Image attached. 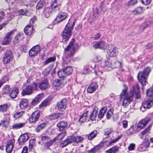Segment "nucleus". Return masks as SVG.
Listing matches in <instances>:
<instances>
[{
    "mask_svg": "<svg viewBox=\"0 0 153 153\" xmlns=\"http://www.w3.org/2000/svg\"><path fill=\"white\" fill-rule=\"evenodd\" d=\"M135 145L133 143L131 144L128 148V149L129 151H132L134 149Z\"/></svg>",
    "mask_w": 153,
    "mask_h": 153,
    "instance_id": "nucleus-60",
    "label": "nucleus"
},
{
    "mask_svg": "<svg viewBox=\"0 0 153 153\" xmlns=\"http://www.w3.org/2000/svg\"><path fill=\"white\" fill-rule=\"evenodd\" d=\"M153 104V99H149L147 100L144 101L142 103V105L141 107V110H142L143 109L146 108H150Z\"/></svg>",
    "mask_w": 153,
    "mask_h": 153,
    "instance_id": "nucleus-9",
    "label": "nucleus"
},
{
    "mask_svg": "<svg viewBox=\"0 0 153 153\" xmlns=\"http://www.w3.org/2000/svg\"><path fill=\"white\" fill-rule=\"evenodd\" d=\"M107 110V108L106 107L102 108L100 111L99 114L98 115V118H102L104 116Z\"/></svg>",
    "mask_w": 153,
    "mask_h": 153,
    "instance_id": "nucleus-31",
    "label": "nucleus"
},
{
    "mask_svg": "<svg viewBox=\"0 0 153 153\" xmlns=\"http://www.w3.org/2000/svg\"><path fill=\"white\" fill-rule=\"evenodd\" d=\"M33 26L31 25H27L24 29V32L25 34L30 36L33 32Z\"/></svg>",
    "mask_w": 153,
    "mask_h": 153,
    "instance_id": "nucleus-21",
    "label": "nucleus"
},
{
    "mask_svg": "<svg viewBox=\"0 0 153 153\" xmlns=\"http://www.w3.org/2000/svg\"><path fill=\"white\" fill-rule=\"evenodd\" d=\"M40 50L39 46H36L33 47L29 51V54L30 56H34L36 55Z\"/></svg>",
    "mask_w": 153,
    "mask_h": 153,
    "instance_id": "nucleus-13",
    "label": "nucleus"
},
{
    "mask_svg": "<svg viewBox=\"0 0 153 153\" xmlns=\"http://www.w3.org/2000/svg\"><path fill=\"white\" fill-rule=\"evenodd\" d=\"M9 107L7 104H4L0 105V111L4 112H6Z\"/></svg>",
    "mask_w": 153,
    "mask_h": 153,
    "instance_id": "nucleus-42",
    "label": "nucleus"
},
{
    "mask_svg": "<svg viewBox=\"0 0 153 153\" xmlns=\"http://www.w3.org/2000/svg\"><path fill=\"white\" fill-rule=\"evenodd\" d=\"M66 83V79H60L59 80L56 79L54 81L53 84V88L56 90H59L63 85Z\"/></svg>",
    "mask_w": 153,
    "mask_h": 153,
    "instance_id": "nucleus-5",
    "label": "nucleus"
},
{
    "mask_svg": "<svg viewBox=\"0 0 153 153\" xmlns=\"http://www.w3.org/2000/svg\"><path fill=\"white\" fill-rule=\"evenodd\" d=\"M113 113L112 111L110 110L107 113L106 115V118L108 119H110L113 116Z\"/></svg>",
    "mask_w": 153,
    "mask_h": 153,
    "instance_id": "nucleus-53",
    "label": "nucleus"
},
{
    "mask_svg": "<svg viewBox=\"0 0 153 153\" xmlns=\"http://www.w3.org/2000/svg\"><path fill=\"white\" fill-rule=\"evenodd\" d=\"M38 85L39 88L42 90H44L50 86L47 79H45L40 82L39 83Z\"/></svg>",
    "mask_w": 153,
    "mask_h": 153,
    "instance_id": "nucleus-11",
    "label": "nucleus"
},
{
    "mask_svg": "<svg viewBox=\"0 0 153 153\" xmlns=\"http://www.w3.org/2000/svg\"><path fill=\"white\" fill-rule=\"evenodd\" d=\"M100 33H97L96 35H94L92 37V38L94 39V40H97L100 38Z\"/></svg>",
    "mask_w": 153,
    "mask_h": 153,
    "instance_id": "nucleus-64",
    "label": "nucleus"
},
{
    "mask_svg": "<svg viewBox=\"0 0 153 153\" xmlns=\"http://www.w3.org/2000/svg\"><path fill=\"white\" fill-rule=\"evenodd\" d=\"M105 65L106 66L114 68L117 67L118 66H120V63L116 61L114 62L113 61L111 62L110 59H107L105 60Z\"/></svg>",
    "mask_w": 153,
    "mask_h": 153,
    "instance_id": "nucleus-7",
    "label": "nucleus"
},
{
    "mask_svg": "<svg viewBox=\"0 0 153 153\" xmlns=\"http://www.w3.org/2000/svg\"><path fill=\"white\" fill-rule=\"evenodd\" d=\"M63 68L67 76L70 74L73 71V69L70 66H67Z\"/></svg>",
    "mask_w": 153,
    "mask_h": 153,
    "instance_id": "nucleus-38",
    "label": "nucleus"
},
{
    "mask_svg": "<svg viewBox=\"0 0 153 153\" xmlns=\"http://www.w3.org/2000/svg\"><path fill=\"white\" fill-rule=\"evenodd\" d=\"M24 113V111L16 112L14 114L13 117L16 119L19 118L21 117Z\"/></svg>",
    "mask_w": 153,
    "mask_h": 153,
    "instance_id": "nucleus-47",
    "label": "nucleus"
},
{
    "mask_svg": "<svg viewBox=\"0 0 153 153\" xmlns=\"http://www.w3.org/2000/svg\"><path fill=\"white\" fill-rule=\"evenodd\" d=\"M68 126L67 122L64 121H61L57 125V127L59 128L60 131H62L65 128H66Z\"/></svg>",
    "mask_w": 153,
    "mask_h": 153,
    "instance_id": "nucleus-24",
    "label": "nucleus"
},
{
    "mask_svg": "<svg viewBox=\"0 0 153 153\" xmlns=\"http://www.w3.org/2000/svg\"><path fill=\"white\" fill-rule=\"evenodd\" d=\"M21 36L19 33L17 34L14 38L13 42L14 43H18L21 39Z\"/></svg>",
    "mask_w": 153,
    "mask_h": 153,
    "instance_id": "nucleus-48",
    "label": "nucleus"
},
{
    "mask_svg": "<svg viewBox=\"0 0 153 153\" xmlns=\"http://www.w3.org/2000/svg\"><path fill=\"white\" fill-rule=\"evenodd\" d=\"M105 45V42L103 41H100L97 42L93 45V47L95 49H103Z\"/></svg>",
    "mask_w": 153,
    "mask_h": 153,
    "instance_id": "nucleus-20",
    "label": "nucleus"
},
{
    "mask_svg": "<svg viewBox=\"0 0 153 153\" xmlns=\"http://www.w3.org/2000/svg\"><path fill=\"white\" fill-rule=\"evenodd\" d=\"M10 89V86L8 85H6L4 86L2 90V92L3 94H7L9 92Z\"/></svg>",
    "mask_w": 153,
    "mask_h": 153,
    "instance_id": "nucleus-46",
    "label": "nucleus"
},
{
    "mask_svg": "<svg viewBox=\"0 0 153 153\" xmlns=\"http://www.w3.org/2000/svg\"><path fill=\"white\" fill-rule=\"evenodd\" d=\"M98 85L96 82H92L89 85V86L87 88V92L88 93H92L95 91Z\"/></svg>",
    "mask_w": 153,
    "mask_h": 153,
    "instance_id": "nucleus-17",
    "label": "nucleus"
},
{
    "mask_svg": "<svg viewBox=\"0 0 153 153\" xmlns=\"http://www.w3.org/2000/svg\"><path fill=\"white\" fill-rule=\"evenodd\" d=\"M5 116L7 117V118L5 120H2L1 121L0 123V126L1 125H2L3 127L6 128L8 126L9 124L8 120H10L9 114H6Z\"/></svg>",
    "mask_w": 153,
    "mask_h": 153,
    "instance_id": "nucleus-25",
    "label": "nucleus"
},
{
    "mask_svg": "<svg viewBox=\"0 0 153 153\" xmlns=\"http://www.w3.org/2000/svg\"><path fill=\"white\" fill-rule=\"evenodd\" d=\"M119 147L117 146H115L112 147L108 150L105 151L106 153H116L118 152Z\"/></svg>",
    "mask_w": 153,
    "mask_h": 153,
    "instance_id": "nucleus-27",
    "label": "nucleus"
},
{
    "mask_svg": "<svg viewBox=\"0 0 153 153\" xmlns=\"http://www.w3.org/2000/svg\"><path fill=\"white\" fill-rule=\"evenodd\" d=\"M61 115L60 113H57L51 114L49 116V118L50 120L56 119L58 118Z\"/></svg>",
    "mask_w": 153,
    "mask_h": 153,
    "instance_id": "nucleus-41",
    "label": "nucleus"
},
{
    "mask_svg": "<svg viewBox=\"0 0 153 153\" xmlns=\"http://www.w3.org/2000/svg\"><path fill=\"white\" fill-rule=\"evenodd\" d=\"M56 60V57L53 56L50 57L47 59L44 62L45 65H46L49 63L54 62Z\"/></svg>",
    "mask_w": 153,
    "mask_h": 153,
    "instance_id": "nucleus-45",
    "label": "nucleus"
},
{
    "mask_svg": "<svg viewBox=\"0 0 153 153\" xmlns=\"http://www.w3.org/2000/svg\"><path fill=\"white\" fill-rule=\"evenodd\" d=\"M74 23V22L73 24H70L68 22L64 29L62 36L63 39L64 40L65 42L68 40L72 35Z\"/></svg>",
    "mask_w": 153,
    "mask_h": 153,
    "instance_id": "nucleus-2",
    "label": "nucleus"
},
{
    "mask_svg": "<svg viewBox=\"0 0 153 153\" xmlns=\"http://www.w3.org/2000/svg\"><path fill=\"white\" fill-rule=\"evenodd\" d=\"M137 2V0H131L129 2H128V6H130L135 4Z\"/></svg>",
    "mask_w": 153,
    "mask_h": 153,
    "instance_id": "nucleus-61",
    "label": "nucleus"
},
{
    "mask_svg": "<svg viewBox=\"0 0 153 153\" xmlns=\"http://www.w3.org/2000/svg\"><path fill=\"white\" fill-rule=\"evenodd\" d=\"M65 133H60L56 137H57V140L58 139V138H59L60 140H62V138L65 136Z\"/></svg>",
    "mask_w": 153,
    "mask_h": 153,
    "instance_id": "nucleus-62",
    "label": "nucleus"
},
{
    "mask_svg": "<svg viewBox=\"0 0 153 153\" xmlns=\"http://www.w3.org/2000/svg\"><path fill=\"white\" fill-rule=\"evenodd\" d=\"M141 2L143 4L145 5H148L151 2V0H141Z\"/></svg>",
    "mask_w": 153,
    "mask_h": 153,
    "instance_id": "nucleus-58",
    "label": "nucleus"
},
{
    "mask_svg": "<svg viewBox=\"0 0 153 153\" xmlns=\"http://www.w3.org/2000/svg\"><path fill=\"white\" fill-rule=\"evenodd\" d=\"M149 119L148 118H146L143 120H142L140 122V123L143 125L144 126H145L149 122Z\"/></svg>",
    "mask_w": 153,
    "mask_h": 153,
    "instance_id": "nucleus-54",
    "label": "nucleus"
},
{
    "mask_svg": "<svg viewBox=\"0 0 153 153\" xmlns=\"http://www.w3.org/2000/svg\"><path fill=\"white\" fill-rule=\"evenodd\" d=\"M142 12V8L140 7H138L135 8L134 10H133V13L134 14L136 15L141 13Z\"/></svg>",
    "mask_w": 153,
    "mask_h": 153,
    "instance_id": "nucleus-44",
    "label": "nucleus"
},
{
    "mask_svg": "<svg viewBox=\"0 0 153 153\" xmlns=\"http://www.w3.org/2000/svg\"><path fill=\"white\" fill-rule=\"evenodd\" d=\"M28 138L29 137L27 134L25 133L21 135L18 140L19 144L20 145L24 144Z\"/></svg>",
    "mask_w": 153,
    "mask_h": 153,
    "instance_id": "nucleus-16",
    "label": "nucleus"
},
{
    "mask_svg": "<svg viewBox=\"0 0 153 153\" xmlns=\"http://www.w3.org/2000/svg\"><path fill=\"white\" fill-rule=\"evenodd\" d=\"M74 42V39H72L70 42L69 45H68L67 48L65 49V51H69L70 53L68 54V57L66 56L65 58L63 59V60L65 63L68 64L70 62L71 60V57L73 53L74 52L75 48L73 45V42Z\"/></svg>",
    "mask_w": 153,
    "mask_h": 153,
    "instance_id": "nucleus-4",
    "label": "nucleus"
},
{
    "mask_svg": "<svg viewBox=\"0 0 153 153\" xmlns=\"http://www.w3.org/2000/svg\"><path fill=\"white\" fill-rule=\"evenodd\" d=\"M27 100L25 99H22L20 102L19 105L21 108H24L28 105Z\"/></svg>",
    "mask_w": 153,
    "mask_h": 153,
    "instance_id": "nucleus-33",
    "label": "nucleus"
},
{
    "mask_svg": "<svg viewBox=\"0 0 153 153\" xmlns=\"http://www.w3.org/2000/svg\"><path fill=\"white\" fill-rule=\"evenodd\" d=\"M40 113V112L38 111L33 112L29 118L30 122L33 123L36 121L39 118Z\"/></svg>",
    "mask_w": 153,
    "mask_h": 153,
    "instance_id": "nucleus-10",
    "label": "nucleus"
},
{
    "mask_svg": "<svg viewBox=\"0 0 153 153\" xmlns=\"http://www.w3.org/2000/svg\"><path fill=\"white\" fill-rule=\"evenodd\" d=\"M18 13L19 15H21L23 16H29L31 14V13L27 10H24L23 9H21L19 10Z\"/></svg>",
    "mask_w": 153,
    "mask_h": 153,
    "instance_id": "nucleus-37",
    "label": "nucleus"
},
{
    "mask_svg": "<svg viewBox=\"0 0 153 153\" xmlns=\"http://www.w3.org/2000/svg\"><path fill=\"white\" fill-rule=\"evenodd\" d=\"M51 101L50 98H47L42 101L39 106L40 107L46 106L49 105Z\"/></svg>",
    "mask_w": 153,
    "mask_h": 153,
    "instance_id": "nucleus-39",
    "label": "nucleus"
},
{
    "mask_svg": "<svg viewBox=\"0 0 153 153\" xmlns=\"http://www.w3.org/2000/svg\"><path fill=\"white\" fill-rule=\"evenodd\" d=\"M113 130L112 128H107L105 129L104 134L105 135H109L112 132Z\"/></svg>",
    "mask_w": 153,
    "mask_h": 153,
    "instance_id": "nucleus-55",
    "label": "nucleus"
},
{
    "mask_svg": "<svg viewBox=\"0 0 153 153\" xmlns=\"http://www.w3.org/2000/svg\"><path fill=\"white\" fill-rule=\"evenodd\" d=\"M98 109L97 107H94L92 112L90 116L91 120L94 121L96 120L98 112Z\"/></svg>",
    "mask_w": 153,
    "mask_h": 153,
    "instance_id": "nucleus-23",
    "label": "nucleus"
},
{
    "mask_svg": "<svg viewBox=\"0 0 153 153\" xmlns=\"http://www.w3.org/2000/svg\"><path fill=\"white\" fill-rule=\"evenodd\" d=\"M74 142L79 143L81 142L84 140L83 137L80 136L75 137L74 136Z\"/></svg>",
    "mask_w": 153,
    "mask_h": 153,
    "instance_id": "nucleus-49",
    "label": "nucleus"
},
{
    "mask_svg": "<svg viewBox=\"0 0 153 153\" xmlns=\"http://www.w3.org/2000/svg\"><path fill=\"white\" fill-rule=\"evenodd\" d=\"M117 48L116 47H114L112 49L109 50L108 55L110 56L115 57L117 55Z\"/></svg>",
    "mask_w": 153,
    "mask_h": 153,
    "instance_id": "nucleus-28",
    "label": "nucleus"
},
{
    "mask_svg": "<svg viewBox=\"0 0 153 153\" xmlns=\"http://www.w3.org/2000/svg\"><path fill=\"white\" fill-rule=\"evenodd\" d=\"M41 138L42 141L43 143H45V144L46 142H48L50 139L49 137L47 136H41Z\"/></svg>",
    "mask_w": 153,
    "mask_h": 153,
    "instance_id": "nucleus-52",
    "label": "nucleus"
},
{
    "mask_svg": "<svg viewBox=\"0 0 153 153\" xmlns=\"http://www.w3.org/2000/svg\"><path fill=\"white\" fill-rule=\"evenodd\" d=\"M98 150L97 147L95 146L94 148L91 149L90 151H89V153H94L97 152Z\"/></svg>",
    "mask_w": 153,
    "mask_h": 153,
    "instance_id": "nucleus-57",
    "label": "nucleus"
},
{
    "mask_svg": "<svg viewBox=\"0 0 153 153\" xmlns=\"http://www.w3.org/2000/svg\"><path fill=\"white\" fill-rule=\"evenodd\" d=\"M74 135L69 136L68 137L66 140L62 143V146L64 147L71 143L74 142Z\"/></svg>",
    "mask_w": 153,
    "mask_h": 153,
    "instance_id": "nucleus-14",
    "label": "nucleus"
},
{
    "mask_svg": "<svg viewBox=\"0 0 153 153\" xmlns=\"http://www.w3.org/2000/svg\"><path fill=\"white\" fill-rule=\"evenodd\" d=\"M19 94V89L17 88H13L9 93V96L12 99L16 97Z\"/></svg>",
    "mask_w": 153,
    "mask_h": 153,
    "instance_id": "nucleus-22",
    "label": "nucleus"
},
{
    "mask_svg": "<svg viewBox=\"0 0 153 153\" xmlns=\"http://www.w3.org/2000/svg\"><path fill=\"white\" fill-rule=\"evenodd\" d=\"M121 97H124V99L123 102V106L125 108H126L129 104L133 100V93L132 91H130L128 94L126 92V89H124L120 95Z\"/></svg>",
    "mask_w": 153,
    "mask_h": 153,
    "instance_id": "nucleus-1",
    "label": "nucleus"
},
{
    "mask_svg": "<svg viewBox=\"0 0 153 153\" xmlns=\"http://www.w3.org/2000/svg\"><path fill=\"white\" fill-rule=\"evenodd\" d=\"M46 126V124L45 123H43L39 125L36 129V131L37 132H39L41 130L44 128Z\"/></svg>",
    "mask_w": 153,
    "mask_h": 153,
    "instance_id": "nucleus-40",
    "label": "nucleus"
},
{
    "mask_svg": "<svg viewBox=\"0 0 153 153\" xmlns=\"http://www.w3.org/2000/svg\"><path fill=\"white\" fill-rule=\"evenodd\" d=\"M133 127L134 126L132 125L131 126L130 128L129 129L128 131L129 132V134H133L135 132Z\"/></svg>",
    "mask_w": 153,
    "mask_h": 153,
    "instance_id": "nucleus-59",
    "label": "nucleus"
},
{
    "mask_svg": "<svg viewBox=\"0 0 153 153\" xmlns=\"http://www.w3.org/2000/svg\"><path fill=\"white\" fill-rule=\"evenodd\" d=\"M58 74L59 77H64L67 76L63 68L58 71Z\"/></svg>",
    "mask_w": 153,
    "mask_h": 153,
    "instance_id": "nucleus-43",
    "label": "nucleus"
},
{
    "mask_svg": "<svg viewBox=\"0 0 153 153\" xmlns=\"http://www.w3.org/2000/svg\"><path fill=\"white\" fill-rule=\"evenodd\" d=\"M15 140L12 139L7 143L6 148V151L8 153H10L13 149Z\"/></svg>",
    "mask_w": 153,
    "mask_h": 153,
    "instance_id": "nucleus-15",
    "label": "nucleus"
},
{
    "mask_svg": "<svg viewBox=\"0 0 153 153\" xmlns=\"http://www.w3.org/2000/svg\"><path fill=\"white\" fill-rule=\"evenodd\" d=\"M52 11L51 8L47 7L45 8L43 12L44 16L47 18H48L50 16Z\"/></svg>",
    "mask_w": 153,
    "mask_h": 153,
    "instance_id": "nucleus-32",
    "label": "nucleus"
},
{
    "mask_svg": "<svg viewBox=\"0 0 153 153\" xmlns=\"http://www.w3.org/2000/svg\"><path fill=\"white\" fill-rule=\"evenodd\" d=\"M33 92V86L31 85H28L24 88L22 92V94L23 96L26 95H30Z\"/></svg>",
    "mask_w": 153,
    "mask_h": 153,
    "instance_id": "nucleus-8",
    "label": "nucleus"
},
{
    "mask_svg": "<svg viewBox=\"0 0 153 153\" xmlns=\"http://www.w3.org/2000/svg\"><path fill=\"white\" fill-rule=\"evenodd\" d=\"M151 127V125L149 126L148 127L146 128L144 131L141 132L142 136L141 137V138H142L143 136L146 134L147 133L150 132V131Z\"/></svg>",
    "mask_w": 153,
    "mask_h": 153,
    "instance_id": "nucleus-50",
    "label": "nucleus"
},
{
    "mask_svg": "<svg viewBox=\"0 0 153 153\" xmlns=\"http://www.w3.org/2000/svg\"><path fill=\"white\" fill-rule=\"evenodd\" d=\"M97 133L98 132L96 130H94L91 132L88 136V139L89 140H92L96 137Z\"/></svg>",
    "mask_w": 153,
    "mask_h": 153,
    "instance_id": "nucleus-35",
    "label": "nucleus"
},
{
    "mask_svg": "<svg viewBox=\"0 0 153 153\" xmlns=\"http://www.w3.org/2000/svg\"><path fill=\"white\" fill-rule=\"evenodd\" d=\"M11 40V38H7L4 37L2 44L3 45H7L9 43Z\"/></svg>",
    "mask_w": 153,
    "mask_h": 153,
    "instance_id": "nucleus-51",
    "label": "nucleus"
},
{
    "mask_svg": "<svg viewBox=\"0 0 153 153\" xmlns=\"http://www.w3.org/2000/svg\"><path fill=\"white\" fill-rule=\"evenodd\" d=\"M150 71V68L147 67L144 69L143 71H140L138 74V79L143 85H145L147 83L146 78Z\"/></svg>",
    "mask_w": 153,
    "mask_h": 153,
    "instance_id": "nucleus-3",
    "label": "nucleus"
},
{
    "mask_svg": "<svg viewBox=\"0 0 153 153\" xmlns=\"http://www.w3.org/2000/svg\"><path fill=\"white\" fill-rule=\"evenodd\" d=\"M66 101L65 99H63L57 103V105L59 109L61 110L65 108Z\"/></svg>",
    "mask_w": 153,
    "mask_h": 153,
    "instance_id": "nucleus-19",
    "label": "nucleus"
},
{
    "mask_svg": "<svg viewBox=\"0 0 153 153\" xmlns=\"http://www.w3.org/2000/svg\"><path fill=\"white\" fill-rule=\"evenodd\" d=\"M131 91L133 93V96L134 95V94H136V97L137 99H139L140 97V96L139 94V89L137 85H136L135 86H133V90H131L130 91Z\"/></svg>",
    "mask_w": 153,
    "mask_h": 153,
    "instance_id": "nucleus-29",
    "label": "nucleus"
},
{
    "mask_svg": "<svg viewBox=\"0 0 153 153\" xmlns=\"http://www.w3.org/2000/svg\"><path fill=\"white\" fill-rule=\"evenodd\" d=\"M43 97V94H40L37 95L31 102V105L34 106L37 104Z\"/></svg>",
    "mask_w": 153,
    "mask_h": 153,
    "instance_id": "nucleus-18",
    "label": "nucleus"
},
{
    "mask_svg": "<svg viewBox=\"0 0 153 153\" xmlns=\"http://www.w3.org/2000/svg\"><path fill=\"white\" fill-rule=\"evenodd\" d=\"M44 0H40L36 4V8L37 10H40L44 7Z\"/></svg>",
    "mask_w": 153,
    "mask_h": 153,
    "instance_id": "nucleus-36",
    "label": "nucleus"
},
{
    "mask_svg": "<svg viewBox=\"0 0 153 153\" xmlns=\"http://www.w3.org/2000/svg\"><path fill=\"white\" fill-rule=\"evenodd\" d=\"M25 126V123H19L14 124L12 126V128L13 129H17L24 127Z\"/></svg>",
    "mask_w": 153,
    "mask_h": 153,
    "instance_id": "nucleus-34",
    "label": "nucleus"
},
{
    "mask_svg": "<svg viewBox=\"0 0 153 153\" xmlns=\"http://www.w3.org/2000/svg\"><path fill=\"white\" fill-rule=\"evenodd\" d=\"M57 140V137H55L53 139L46 142L45 144V146L47 149H49L50 146H52L54 143Z\"/></svg>",
    "mask_w": 153,
    "mask_h": 153,
    "instance_id": "nucleus-30",
    "label": "nucleus"
},
{
    "mask_svg": "<svg viewBox=\"0 0 153 153\" xmlns=\"http://www.w3.org/2000/svg\"><path fill=\"white\" fill-rule=\"evenodd\" d=\"M68 14L65 13H59L55 19V21L59 23L65 19L67 17Z\"/></svg>",
    "mask_w": 153,
    "mask_h": 153,
    "instance_id": "nucleus-12",
    "label": "nucleus"
},
{
    "mask_svg": "<svg viewBox=\"0 0 153 153\" xmlns=\"http://www.w3.org/2000/svg\"><path fill=\"white\" fill-rule=\"evenodd\" d=\"M13 56L12 53L10 50L7 51L3 57V61L4 64H7L12 61Z\"/></svg>",
    "mask_w": 153,
    "mask_h": 153,
    "instance_id": "nucleus-6",
    "label": "nucleus"
},
{
    "mask_svg": "<svg viewBox=\"0 0 153 153\" xmlns=\"http://www.w3.org/2000/svg\"><path fill=\"white\" fill-rule=\"evenodd\" d=\"M147 27V24L144 23L140 27V30L143 31Z\"/></svg>",
    "mask_w": 153,
    "mask_h": 153,
    "instance_id": "nucleus-56",
    "label": "nucleus"
},
{
    "mask_svg": "<svg viewBox=\"0 0 153 153\" xmlns=\"http://www.w3.org/2000/svg\"><path fill=\"white\" fill-rule=\"evenodd\" d=\"M128 121L126 120H123L122 122V124L123 127L126 128L128 126Z\"/></svg>",
    "mask_w": 153,
    "mask_h": 153,
    "instance_id": "nucleus-63",
    "label": "nucleus"
},
{
    "mask_svg": "<svg viewBox=\"0 0 153 153\" xmlns=\"http://www.w3.org/2000/svg\"><path fill=\"white\" fill-rule=\"evenodd\" d=\"M88 111H87L80 116L79 120V123H83L86 121L88 117Z\"/></svg>",
    "mask_w": 153,
    "mask_h": 153,
    "instance_id": "nucleus-26",
    "label": "nucleus"
}]
</instances>
